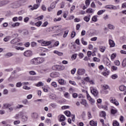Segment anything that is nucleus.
Masks as SVG:
<instances>
[{
    "label": "nucleus",
    "mask_w": 126,
    "mask_h": 126,
    "mask_svg": "<svg viewBox=\"0 0 126 126\" xmlns=\"http://www.w3.org/2000/svg\"><path fill=\"white\" fill-rule=\"evenodd\" d=\"M43 62H45V59L44 58L37 57L31 60L30 63L31 64L38 65V64H41V63H43Z\"/></svg>",
    "instance_id": "1"
},
{
    "label": "nucleus",
    "mask_w": 126,
    "mask_h": 126,
    "mask_svg": "<svg viewBox=\"0 0 126 126\" xmlns=\"http://www.w3.org/2000/svg\"><path fill=\"white\" fill-rule=\"evenodd\" d=\"M12 104L10 103H4L3 105V109H8V112H11L13 110H14V108L13 107H11Z\"/></svg>",
    "instance_id": "2"
},
{
    "label": "nucleus",
    "mask_w": 126,
    "mask_h": 126,
    "mask_svg": "<svg viewBox=\"0 0 126 126\" xmlns=\"http://www.w3.org/2000/svg\"><path fill=\"white\" fill-rule=\"evenodd\" d=\"M107 89H110V87L107 85H104L102 86V90L101 91L102 94H108L109 91Z\"/></svg>",
    "instance_id": "3"
},
{
    "label": "nucleus",
    "mask_w": 126,
    "mask_h": 126,
    "mask_svg": "<svg viewBox=\"0 0 126 126\" xmlns=\"http://www.w3.org/2000/svg\"><path fill=\"white\" fill-rule=\"evenodd\" d=\"M38 43H40L41 46H49L52 44L51 41H44L43 40H38Z\"/></svg>",
    "instance_id": "4"
},
{
    "label": "nucleus",
    "mask_w": 126,
    "mask_h": 126,
    "mask_svg": "<svg viewBox=\"0 0 126 126\" xmlns=\"http://www.w3.org/2000/svg\"><path fill=\"white\" fill-rule=\"evenodd\" d=\"M24 114H26V112L24 111H21L18 114H16V115L14 116V118L15 119H16V120H18L19 119H20V118H21V117H22V116L24 115Z\"/></svg>",
    "instance_id": "5"
},
{
    "label": "nucleus",
    "mask_w": 126,
    "mask_h": 126,
    "mask_svg": "<svg viewBox=\"0 0 126 126\" xmlns=\"http://www.w3.org/2000/svg\"><path fill=\"white\" fill-rule=\"evenodd\" d=\"M87 97L88 100H89V101H90V104H91V105H94L95 103V100L92 98L89 94H87Z\"/></svg>",
    "instance_id": "6"
},
{
    "label": "nucleus",
    "mask_w": 126,
    "mask_h": 126,
    "mask_svg": "<svg viewBox=\"0 0 126 126\" xmlns=\"http://www.w3.org/2000/svg\"><path fill=\"white\" fill-rule=\"evenodd\" d=\"M111 103L114 104L116 106H119V102L117 101V99L113 97L110 98Z\"/></svg>",
    "instance_id": "7"
},
{
    "label": "nucleus",
    "mask_w": 126,
    "mask_h": 126,
    "mask_svg": "<svg viewBox=\"0 0 126 126\" xmlns=\"http://www.w3.org/2000/svg\"><path fill=\"white\" fill-rule=\"evenodd\" d=\"M77 73L78 75H83L85 73V69L83 68H79L77 71Z\"/></svg>",
    "instance_id": "8"
},
{
    "label": "nucleus",
    "mask_w": 126,
    "mask_h": 126,
    "mask_svg": "<svg viewBox=\"0 0 126 126\" xmlns=\"http://www.w3.org/2000/svg\"><path fill=\"white\" fill-rule=\"evenodd\" d=\"M24 56L27 57H31V56H32V51H31V50H28L25 51L24 53Z\"/></svg>",
    "instance_id": "9"
},
{
    "label": "nucleus",
    "mask_w": 126,
    "mask_h": 126,
    "mask_svg": "<svg viewBox=\"0 0 126 126\" xmlns=\"http://www.w3.org/2000/svg\"><path fill=\"white\" fill-rule=\"evenodd\" d=\"M40 6V4H35L33 5V7H32V5L29 6V7L31 8V10H34L35 9H37Z\"/></svg>",
    "instance_id": "10"
},
{
    "label": "nucleus",
    "mask_w": 126,
    "mask_h": 126,
    "mask_svg": "<svg viewBox=\"0 0 126 126\" xmlns=\"http://www.w3.org/2000/svg\"><path fill=\"white\" fill-rule=\"evenodd\" d=\"M9 3V1L7 0L1 1L0 2V6H3V5H6V4H8Z\"/></svg>",
    "instance_id": "11"
},
{
    "label": "nucleus",
    "mask_w": 126,
    "mask_h": 126,
    "mask_svg": "<svg viewBox=\"0 0 126 126\" xmlns=\"http://www.w3.org/2000/svg\"><path fill=\"white\" fill-rule=\"evenodd\" d=\"M80 103L82 105H83L85 107H88V103H87V101L85 99H82L80 102Z\"/></svg>",
    "instance_id": "12"
},
{
    "label": "nucleus",
    "mask_w": 126,
    "mask_h": 126,
    "mask_svg": "<svg viewBox=\"0 0 126 126\" xmlns=\"http://www.w3.org/2000/svg\"><path fill=\"white\" fill-rule=\"evenodd\" d=\"M58 118H59V122H64L65 121V116L64 115H60Z\"/></svg>",
    "instance_id": "13"
},
{
    "label": "nucleus",
    "mask_w": 126,
    "mask_h": 126,
    "mask_svg": "<svg viewBox=\"0 0 126 126\" xmlns=\"http://www.w3.org/2000/svg\"><path fill=\"white\" fill-rule=\"evenodd\" d=\"M91 92L94 96H97V95H98V91L95 89H91Z\"/></svg>",
    "instance_id": "14"
},
{
    "label": "nucleus",
    "mask_w": 126,
    "mask_h": 126,
    "mask_svg": "<svg viewBox=\"0 0 126 126\" xmlns=\"http://www.w3.org/2000/svg\"><path fill=\"white\" fill-rule=\"evenodd\" d=\"M109 44L111 47H115V46H116V44L115 43V42L111 39L109 40Z\"/></svg>",
    "instance_id": "15"
},
{
    "label": "nucleus",
    "mask_w": 126,
    "mask_h": 126,
    "mask_svg": "<svg viewBox=\"0 0 126 126\" xmlns=\"http://www.w3.org/2000/svg\"><path fill=\"white\" fill-rule=\"evenodd\" d=\"M110 111L112 115H116L118 113V110L115 108H112Z\"/></svg>",
    "instance_id": "16"
},
{
    "label": "nucleus",
    "mask_w": 126,
    "mask_h": 126,
    "mask_svg": "<svg viewBox=\"0 0 126 126\" xmlns=\"http://www.w3.org/2000/svg\"><path fill=\"white\" fill-rule=\"evenodd\" d=\"M99 50L101 53H104V52H105V51L106 50V47L103 46H99Z\"/></svg>",
    "instance_id": "17"
},
{
    "label": "nucleus",
    "mask_w": 126,
    "mask_h": 126,
    "mask_svg": "<svg viewBox=\"0 0 126 126\" xmlns=\"http://www.w3.org/2000/svg\"><path fill=\"white\" fill-rule=\"evenodd\" d=\"M20 26V23H18V22H16L11 24V26L13 28H15V27H18Z\"/></svg>",
    "instance_id": "18"
},
{
    "label": "nucleus",
    "mask_w": 126,
    "mask_h": 126,
    "mask_svg": "<svg viewBox=\"0 0 126 126\" xmlns=\"http://www.w3.org/2000/svg\"><path fill=\"white\" fill-rule=\"evenodd\" d=\"M90 125L92 126H97V121L92 120L90 121Z\"/></svg>",
    "instance_id": "19"
},
{
    "label": "nucleus",
    "mask_w": 126,
    "mask_h": 126,
    "mask_svg": "<svg viewBox=\"0 0 126 126\" xmlns=\"http://www.w3.org/2000/svg\"><path fill=\"white\" fill-rule=\"evenodd\" d=\"M22 119L23 122H27L28 120V116L27 115H22Z\"/></svg>",
    "instance_id": "20"
},
{
    "label": "nucleus",
    "mask_w": 126,
    "mask_h": 126,
    "mask_svg": "<svg viewBox=\"0 0 126 126\" xmlns=\"http://www.w3.org/2000/svg\"><path fill=\"white\" fill-rule=\"evenodd\" d=\"M38 114L36 113H32L31 115L32 118L34 119H38Z\"/></svg>",
    "instance_id": "21"
},
{
    "label": "nucleus",
    "mask_w": 126,
    "mask_h": 126,
    "mask_svg": "<svg viewBox=\"0 0 126 126\" xmlns=\"http://www.w3.org/2000/svg\"><path fill=\"white\" fill-rule=\"evenodd\" d=\"M91 17V16L90 15H89L88 16H85L84 18V20H85L86 22H89V21H90Z\"/></svg>",
    "instance_id": "22"
},
{
    "label": "nucleus",
    "mask_w": 126,
    "mask_h": 126,
    "mask_svg": "<svg viewBox=\"0 0 126 126\" xmlns=\"http://www.w3.org/2000/svg\"><path fill=\"white\" fill-rule=\"evenodd\" d=\"M107 27L110 29V30H115V26L113 25H112L111 24H109L107 25Z\"/></svg>",
    "instance_id": "23"
},
{
    "label": "nucleus",
    "mask_w": 126,
    "mask_h": 126,
    "mask_svg": "<svg viewBox=\"0 0 126 126\" xmlns=\"http://www.w3.org/2000/svg\"><path fill=\"white\" fill-rule=\"evenodd\" d=\"M97 18H98V16L97 15H94L92 17V20L94 22H97V21H98V19Z\"/></svg>",
    "instance_id": "24"
},
{
    "label": "nucleus",
    "mask_w": 126,
    "mask_h": 126,
    "mask_svg": "<svg viewBox=\"0 0 126 126\" xmlns=\"http://www.w3.org/2000/svg\"><path fill=\"white\" fill-rule=\"evenodd\" d=\"M10 39H11V36H6L5 38L3 39L4 42H8V41L10 40Z\"/></svg>",
    "instance_id": "25"
},
{
    "label": "nucleus",
    "mask_w": 126,
    "mask_h": 126,
    "mask_svg": "<svg viewBox=\"0 0 126 126\" xmlns=\"http://www.w3.org/2000/svg\"><path fill=\"white\" fill-rule=\"evenodd\" d=\"M57 97L56 94H49V98L50 99H52V100H55V99H56V98Z\"/></svg>",
    "instance_id": "26"
},
{
    "label": "nucleus",
    "mask_w": 126,
    "mask_h": 126,
    "mask_svg": "<svg viewBox=\"0 0 126 126\" xmlns=\"http://www.w3.org/2000/svg\"><path fill=\"white\" fill-rule=\"evenodd\" d=\"M57 3H58L57 1L53 2L51 4L50 7H51V8H52V9H54V8L56 7V4H57Z\"/></svg>",
    "instance_id": "27"
},
{
    "label": "nucleus",
    "mask_w": 126,
    "mask_h": 126,
    "mask_svg": "<svg viewBox=\"0 0 126 126\" xmlns=\"http://www.w3.org/2000/svg\"><path fill=\"white\" fill-rule=\"evenodd\" d=\"M17 42H18L17 39H16V38H14L10 41V44H11V45H14V44H16Z\"/></svg>",
    "instance_id": "28"
},
{
    "label": "nucleus",
    "mask_w": 126,
    "mask_h": 126,
    "mask_svg": "<svg viewBox=\"0 0 126 126\" xmlns=\"http://www.w3.org/2000/svg\"><path fill=\"white\" fill-rule=\"evenodd\" d=\"M13 56V54L12 53L9 52L6 53L5 55V57L6 58H10V57H12Z\"/></svg>",
    "instance_id": "29"
},
{
    "label": "nucleus",
    "mask_w": 126,
    "mask_h": 126,
    "mask_svg": "<svg viewBox=\"0 0 126 126\" xmlns=\"http://www.w3.org/2000/svg\"><path fill=\"white\" fill-rule=\"evenodd\" d=\"M119 90L120 91H125L126 90V87L124 85H121L119 87Z\"/></svg>",
    "instance_id": "30"
},
{
    "label": "nucleus",
    "mask_w": 126,
    "mask_h": 126,
    "mask_svg": "<svg viewBox=\"0 0 126 126\" xmlns=\"http://www.w3.org/2000/svg\"><path fill=\"white\" fill-rule=\"evenodd\" d=\"M51 77L55 78L58 77V74L57 72H52L50 74Z\"/></svg>",
    "instance_id": "31"
},
{
    "label": "nucleus",
    "mask_w": 126,
    "mask_h": 126,
    "mask_svg": "<svg viewBox=\"0 0 126 126\" xmlns=\"http://www.w3.org/2000/svg\"><path fill=\"white\" fill-rule=\"evenodd\" d=\"M101 74H102V75H104V76H108V75H109V74H110V71L102 72L101 73Z\"/></svg>",
    "instance_id": "32"
},
{
    "label": "nucleus",
    "mask_w": 126,
    "mask_h": 126,
    "mask_svg": "<svg viewBox=\"0 0 126 126\" xmlns=\"http://www.w3.org/2000/svg\"><path fill=\"white\" fill-rule=\"evenodd\" d=\"M58 82L61 85H63L64 84V80L63 79H60L58 80Z\"/></svg>",
    "instance_id": "33"
},
{
    "label": "nucleus",
    "mask_w": 126,
    "mask_h": 126,
    "mask_svg": "<svg viewBox=\"0 0 126 126\" xmlns=\"http://www.w3.org/2000/svg\"><path fill=\"white\" fill-rule=\"evenodd\" d=\"M64 114L67 117H70L71 113H70V111H65L64 112Z\"/></svg>",
    "instance_id": "34"
},
{
    "label": "nucleus",
    "mask_w": 126,
    "mask_h": 126,
    "mask_svg": "<svg viewBox=\"0 0 126 126\" xmlns=\"http://www.w3.org/2000/svg\"><path fill=\"white\" fill-rule=\"evenodd\" d=\"M54 53L56 54V55H58V56H63V53L60 52H59L58 51H56V50L54 51Z\"/></svg>",
    "instance_id": "35"
},
{
    "label": "nucleus",
    "mask_w": 126,
    "mask_h": 126,
    "mask_svg": "<svg viewBox=\"0 0 126 126\" xmlns=\"http://www.w3.org/2000/svg\"><path fill=\"white\" fill-rule=\"evenodd\" d=\"M94 54H95L94 52L93 53H92V52H91V51H88L87 52V56L88 57H89V58H90V57H91V55H92L93 57L94 56Z\"/></svg>",
    "instance_id": "36"
},
{
    "label": "nucleus",
    "mask_w": 126,
    "mask_h": 126,
    "mask_svg": "<svg viewBox=\"0 0 126 126\" xmlns=\"http://www.w3.org/2000/svg\"><path fill=\"white\" fill-rule=\"evenodd\" d=\"M64 96L65 98H67V99H69L70 95L68 93H65L64 94Z\"/></svg>",
    "instance_id": "37"
},
{
    "label": "nucleus",
    "mask_w": 126,
    "mask_h": 126,
    "mask_svg": "<svg viewBox=\"0 0 126 126\" xmlns=\"http://www.w3.org/2000/svg\"><path fill=\"white\" fill-rule=\"evenodd\" d=\"M105 11V10H101L97 12V15H101V14H103L104 12Z\"/></svg>",
    "instance_id": "38"
},
{
    "label": "nucleus",
    "mask_w": 126,
    "mask_h": 126,
    "mask_svg": "<svg viewBox=\"0 0 126 126\" xmlns=\"http://www.w3.org/2000/svg\"><path fill=\"white\" fill-rule=\"evenodd\" d=\"M50 106H51V107L53 108V109H55V108H57V107L58 106V105H57V103H52L50 104Z\"/></svg>",
    "instance_id": "39"
},
{
    "label": "nucleus",
    "mask_w": 126,
    "mask_h": 126,
    "mask_svg": "<svg viewBox=\"0 0 126 126\" xmlns=\"http://www.w3.org/2000/svg\"><path fill=\"white\" fill-rule=\"evenodd\" d=\"M35 25L37 27H40L42 25V21H38L37 23H35Z\"/></svg>",
    "instance_id": "40"
},
{
    "label": "nucleus",
    "mask_w": 126,
    "mask_h": 126,
    "mask_svg": "<svg viewBox=\"0 0 126 126\" xmlns=\"http://www.w3.org/2000/svg\"><path fill=\"white\" fill-rule=\"evenodd\" d=\"M68 32H69L68 30H66L64 32V34L63 35V38H65L66 36H67V34H68Z\"/></svg>",
    "instance_id": "41"
},
{
    "label": "nucleus",
    "mask_w": 126,
    "mask_h": 126,
    "mask_svg": "<svg viewBox=\"0 0 126 126\" xmlns=\"http://www.w3.org/2000/svg\"><path fill=\"white\" fill-rule=\"evenodd\" d=\"M15 49L18 51H19V50H21V51H23V50H24V48L17 46H15Z\"/></svg>",
    "instance_id": "42"
},
{
    "label": "nucleus",
    "mask_w": 126,
    "mask_h": 126,
    "mask_svg": "<svg viewBox=\"0 0 126 126\" xmlns=\"http://www.w3.org/2000/svg\"><path fill=\"white\" fill-rule=\"evenodd\" d=\"M86 12L87 13H92V12H93V9L90 8H88V9H87Z\"/></svg>",
    "instance_id": "43"
},
{
    "label": "nucleus",
    "mask_w": 126,
    "mask_h": 126,
    "mask_svg": "<svg viewBox=\"0 0 126 126\" xmlns=\"http://www.w3.org/2000/svg\"><path fill=\"white\" fill-rule=\"evenodd\" d=\"M44 85V83L42 82H39L37 84H36V86L37 87H39V86H43Z\"/></svg>",
    "instance_id": "44"
},
{
    "label": "nucleus",
    "mask_w": 126,
    "mask_h": 126,
    "mask_svg": "<svg viewBox=\"0 0 126 126\" xmlns=\"http://www.w3.org/2000/svg\"><path fill=\"white\" fill-rule=\"evenodd\" d=\"M122 66L124 67L126 66V58L124 59L122 62Z\"/></svg>",
    "instance_id": "45"
},
{
    "label": "nucleus",
    "mask_w": 126,
    "mask_h": 126,
    "mask_svg": "<svg viewBox=\"0 0 126 126\" xmlns=\"http://www.w3.org/2000/svg\"><path fill=\"white\" fill-rule=\"evenodd\" d=\"M113 126H120V124H119V123L116 121H113Z\"/></svg>",
    "instance_id": "46"
},
{
    "label": "nucleus",
    "mask_w": 126,
    "mask_h": 126,
    "mask_svg": "<svg viewBox=\"0 0 126 126\" xmlns=\"http://www.w3.org/2000/svg\"><path fill=\"white\" fill-rule=\"evenodd\" d=\"M81 42H82V44H83V45H84L85 46L87 45V44H88L87 42L84 41V39H83V38H82L81 39Z\"/></svg>",
    "instance_id": "47"
},
{
    "label": "nucleus",
    "mask_w": 126,
    "mask_h": 126,
    "mask_svg": "<svg viewBox=\"0 0 126 126\" xmlns=\"http://www.w3.org/2000/svg\"><path fill=\"white\" fill-rule=\"evenodd\" d=\"M30 75H36V73L35 72V71H30L29 72Z\"/></svg>",
    "instance_id": "48"
},
{
    "label": "nucleus",
    "mask_w": 126,
    "mask_h": 126,
    "mask_svg": "<svg viewBox=\"0 0 126 126\" xmlns=\"http://www.w3.org/2000/svg\"><path fill=\"white\" fill-rule=\"evenodd\" d=\"M111 78L112 79H117V78H118V75L116 74L112 75Z\"/></svg>",
    "instance_id": "49"
},
{
    "label": "nucleus",
    "mask_w": 126,
    "mask_h": 126,
    "mask_svg": "<svg viewBox=\"0 0 126 126\" xmlns=\"http://www.w3.org/2000/svg\"><path fill=\"white\" fill-rule=\"evenodd\" d=\"M100 116H101V117H103V118L106 117V112H105L104 111H101V112L100 113Z\"/></svg>",
    "instance_id": "50"
},
{
    "label": "nucleus",
    "mask_w": 126,
    "mask_h": 126,
    "mask_svg": "<svg viewBox=\"0 0 126 126\" xmlns=\"http://www.w3.org/2000/svg\"><path fill=\"white\" fill-rule=\"evenodd\" d=\"M42 89L44 91V92H48L49 89H48V88L46 87V86L43 87Z\"/></svg>",
    "instance_id": "51"
},
{
    "label": "nucleus",
    "mask_w": 126,
    "mask_h": 126,
    "mask_svg": "<svg viewBox=\"0 0 126 126\" xmlns=\"http://www.w3.org/2000/svg\"><path fill=\"white\" fill-rule=\"evenodd\" d=\"M116 57H117V54L115 53H113L111 56V60H114Z\"/></svg>",
    "instance_id": "52"
},
{
    "label": "nucleus",
    "mask_w": 126,
    "mask_h": 126,
    "mask_svg": "<svg viewBox=\"0 0 126 126\" xmlns=\"http://www.w3.org/2000/svg\"><path fill=\"white\" fill-rule=\"evenodd\" d=\"M74 9H75V6L72 5L71 6V7L70 8V13H72V12H73V10H74Z\"/></svg>",
    "instance_id": "53"
},
{
    "label": "nucleus",
    "mask_w": 126,
    "mask_h": 126,
    "mask_svg": "<svg viewBox=\"0 0 126 126\" xmlns=\"http://www.w3.org/2000/svg\"><path fill=\"white\" fill-rule=\"evenodd\" d=\"M23 89H25V90H30L31 88L27 86H24L23 87Z\"/></svg>",
    "instance_id": "54"
},
{
    "label": "nucleus",
    "mask_w": 126,
    "mask_h": 126,
    "mask_svg": "<svg viewBox=\"0 0 126 126\" xmlns=\"http://www.w3.org/2000/svg\"><path fill=\"white\" fill-rule=\"evenodd\" d=\"M11 37L12 38H14V39H16L18 37V33L13 34Z\"/></svg>",
    "instance_id": "55"
},
{
    "label": "nucleus",
    "mask_w": 126,
    "mask_h": 126,
    "mask_svg": "<svg viewBox=\"0 0 126 126\" xmlns=\"http://www.w3.org/2000/svg\"><path fill=\"white\" fill-rule=\"evenodd\" d=\"M51 85L52 86H53V87H58V85L57 84V83L56 82H53L51 84Z\"/></svg>",
    "instance_id": "56"
},
{
    "label": "nucleus",
    "mask_w": 126,
    "mask_h": 126,
    "mask_svg": "<svg viewBox=\"0 0 126 126\" xmlns=\"http://www.w3.org/2000/svg\"><path fill=\"white\" fill-rule=\"evenodd\" d=\"M19 124H20V121H19V120H16V121H15L14 122V125L15 126H16L17 125H19Z\"/></svg>",
    "instance_id": "57"
},
{
    "label": "nucleus",
    "mask_w": 126,
    "mask_h": 126,
    "mask_svg": "<svg viewBox=\"0 0 126 126\" xmlns=\"http://www.w3.org/2000/svg\"><path fill=\"white\" fill-rule=\"evenodd\" d=\"M65 68L64 66H59V70H63Z\"/></svg>",
    "instance_id": "58"
},
{
    "label": "nucleus",
    "mask_w": 126,
    "mask_h": 126,
    "mask_svg": "<svg viewBox=\"0 0 126 126\" xmlns=\"http://www.w3.org/2000/svg\"><path fill=\"white\" fill-rule=\"evenodd\" d=\"M94 62H97V63H99L100 62V60L99 58H97L96 57H94L93 58Z\"/></svg>",
    "instance_id": "59"
},
{
    "label": "nucleus",
    "mask_w": 126,
    "mask_h": 126,
    "mask_svg": "<svg viewBox=\"0 0 126 126\" xmlns=\"http://www.w3.org/2000/svg\"><path fill=\"white\" fill-rule=\"evenodd\" d=\"M121 22L122 23H123V24H126V19L125 18H123L121 19Z\"/></svg>",
    "instance_id": "60"
},
{
    "label": "nucleus",
    "mask_w": 126,
    "mask_h": 126,
    "mask_svg": "<svg viewBox=\"0 0 126 126\" xmlns=\"http://www.w3.org/2000/svg\"><path fill=\"white\" fill-rule=\"evenodd\" d=\"M88 119H92V115H91V112L89 111L88 112Z\"/></svg>",
    "instance_id": "61"
},
{
    "label": "nucleus",
    "mask_w": 126,
    "mask_h": 126,
    "mask_svg": "<svg viewBox=\"0 0 126 126\" xmlns=\"http://www.w3.org/2000/svg\"><path fill=\"white\" fill-rule=\"evenodd\" d=\"M16 86V87H21L22 86V83L21 82L17 83Z\"/></svg>",
    "instance_id": "62"
},
{
    "label": "nucleus",
    "mask_w": 126,
    "mask_h": 126,
    "mask_svg": "<svg viewBox=\"0 0 126 126\" xmlns=\"http://www.w3.org/2000/svg\"><path fill=\"white\" fill-rule=\"evenodd\" d=\"M24 46L25 47H26V48H28L30 46V42H26L24 44Z\"/></svg>",
    "instance_id": "63"
},
{
    "label": "nucleus",
    "mask_w": 126,
    "mask_h": 126,
    "mask_svg": "<svg viewBox=\"0 0 126 126\" xmlns=\"http://www.w3.org/2000/svg\"><path fill=\"white\" fill-rule=\"evenodd\" d=\"M48 24H49V23L47 21H46L43 24L42 27H46Z\"/></svg>",
    "instance_id": "64"
}]
</instances>
